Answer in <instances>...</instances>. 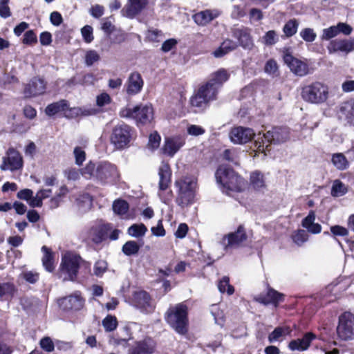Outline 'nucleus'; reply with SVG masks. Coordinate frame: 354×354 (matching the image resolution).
<instances>
[{
  "mask_svg": "<svg viewBox=\"0 0 354 354\" xmlns=\"http://www.w3.org/2000/svg\"><path fill=\"white\" fill-rule=\"evenodd\" d=\"M218 184L221 185L223 192L231 195L233 192H241L247 187V182L233 169L221 165L215 173Z\"/></svg>",
  "mask_w": 354,
  "mask_h": 354,
  "instance_id": "f257e3e1",
  "label": "nucleus"
},
{
  "mask_svg": "<svg viewBox=\"0 0 354 354\" xmlns=\"http://www.w3.org/2000/svg\"><path fill=\"white\" fill-rule=\"evenodd\" d=\"M289 139V130L286 127H274L266 133L259 132L254 140V151L263 153L268 151L270 144H280Z\"/></svg>",
  "mask_w": 354,
  "mask_h": 354,
  "instance_id": "f03ea898",
  "label": "nucleus"
},
{
  "mask_svg": "<svg viewBox=\"0 0 354 354\" xmlns=\"http://www.w3.org/2000/svg\"><path fill=\"white\" fill-rule=\"evenodd\" d=\"M301 96L308 103L322 104L328 99V87L320 82H315L302 87Z\"/></svg>",
  "mask_w": 354,
  "mask_h": 354,
  "instance_id": "7ed1b4c3",
  "label": "nucleus"
},
{
  "mask_svg": "<svg viewBox=\"0 0 354 354\" xmlns=\"http://www.w3.org/2000/svg\"><path fill=\"white\" fill-rule=\"evenodd\" d=\"M166 321L178 333H186L188 323L187 306L179 304L169 308L166 313Z\"/></svg>",
  "mask_w": 354,
  "mask_h": 354,
  "instance_id": "20e7f679",
  "label": "nucleus"
},
{
  "mask_svg": "<svg viewBox=\"0 0 354 354\" xmlns=\"http://www.w3.org/2000/svg\"><path fill=\"white\" fill-rule=\"evenodd\" d=\"M196 185V180L190 177H183L175 182V185L178 188L176 202L179 205L185 206L192 203Z\"/></svg>",
  "mask_w": 354,
  "mask_h": 354,
  "instance_id": "39448f33",
  "label": "nucleus"
},
{
  "mask_svg": "<svg viewBox=\"0 0 354 354\" xmlns=\"http://www.w3.org/2000/svg\"><path fill=\"white\" fill-rule=\"evenodd\" d=\"M158 196L161 201L167 203L171 199L172 192L170 189L171 171L168 163L162 162L158 168Z\"/></svg>",
  "mask_w": 354,
  "mask_h": 354,
  "instance_id": "423d86ee",
  "label": "nucleus"
},
{
  "mask_svg": "<svg viewBox=\"0 0 354 354\" xmlns=\"http://www.w3.org/2000/svg\"><path fill=\"white\" fill-rule=\"evenodd\" d=\"M81 258L71 253H66L62 257L60 266V277L64 281H73L79 269Z\"/></svg>",
  "mask_w": 354,
  "mask_h": 354,
  "instance_id": "0eeeda50",
  "label": "nucleus"
},
{
  "mask_svg": "<svg viewBox=\"0 0 354 354\" xmlns=\"http://www.w3.org/2000/svg\"><path fill=\"white\" fill-rule=\"evenodd\" d=\"M132 136V129L127 124H121L113 129L110 140L115 149H123L129 146Z\"/></svg>",
  "mask_w": 354,
  "mask_h": 354,
  "instance_id": "6e6552de",
  "label": "nucleus"
},
{
  "mask_svg": "<svg viewBox=\"0 0 354 354\" xmlns=\"http://www.w3.org/2000/svg\"><path fill=\"white\" fill-rule=\"evenodd\" d=\"M337 333L343 340H351L354 338V315L346 312L339 318Z\"/></svg>",
  "mask_w": 354,
  "mask_h": 354,
  "instance_id": "1a4fd4ad",
  "label": "nucleus"
},
{
  "mask_svg": "<svg viewBox=\"0 0 354 354\" xmlns=\"http://www.w3.org/2000/svg\"><path fill=\"white\" fill-rule=\"evenodd\" d=\"M246 239L247 235L244 228L242 226H239L236 232L225 236L221 243L225 250H228L239 248Z\"/></svg>",
  "mask_w": 354,
  "mask_h": 354,
  "instance_id": "9d476101",
  "label": "nucleus"
},
{
  "mask_svg": "<svg viewBox=\"0 0 354 354\" xmlns=\"http://www.w3.org/2000/svg\"><path fill=\"white\" fill-rule=\"evenodd\" d=\"M254 136L255 133L252 129L241 126L232 128L229 133L231 142L236 145L247 143Z\"/></svg>",
  "mask_w": 354,
  "mask_h": 354,
  "instance_id": "9b49d317",
  "label": "nucleus"
},
{
  "mask_svg": "<svg viewBox=\"0 0 354 354\" xmlns=\"http://www.w3.org/2000/svg\"><path fill=\"white\" fill-rule=\"evenodd\" d=\"M23 166L22 157L18 151L13 149H10L6 153V156L3 158V162L0 165L1 170L15 171L19 169Z\"/></svg>",
  "mask_w": 354,
  "mask_h": 354,
  "instance_id": "f8f14e48",
  "label": "nucleus"
},
{
  "mask_svg": "<svg viewBox=\"0 0 354 354\" xmlns=\"http://www.w3.org/2000/svg\"><path fill=\"white\" fill-rule=\"evenodd\" d=\"M185 144V138L183 136L176 135L165 138L162 153L173 157Z\"/></svg>",
  "mask_w": 354,
  "mask_h": 354,
  "instance_id": "ddd939ff",
  "label": "nucleus"
},
{
  "mask_svg": "<svg viewBox=\"0 0 354 354\" xmlns=\"http://www.w3.org/2000/svg\"><path fill=\"white\" fill-rule=\"evenodd\" d=\"M283 60L290 71L297 76H305L309 72L308 66L305 62L295 58L288 52L284 53Z\"/></svg>",
  "mask_w": 354,
  "mask_h": 354,
  "instance_id": "4468645a",
  "label": "nucleus"
},
{
  "mask_svg": "<svg viewBox=\"0 0 354 354\" xmlns=\"http://www.w3.org/2000/svg\"><path fill=\"white\" fill-rule=\"evenodd\" d=\"M58 304L64 310H79L83 308L84 300L79 293L75 292L59 299Z\"/></svg>",
  "mask_w": 354,
  "mask_h": 354,
  "instance_id": "2eb2a0df",
  "label": "nucleus"
},
{
  "mask_svg": "<svg viewBox=\"0 0 354 354\" xmlns=\"http://www.w3.org/2000/svg\"><path fill=\"white\" fill-rule=\"evenodd\" d=\"M353 31L352 27L343 22L338 23L336 26H331L327 28H324L322 31L321 39L322 40H330L335 37L339 33L345 35H349Z\"/></svg>",
  "mask_w": 354,
  "mask_h": 354,
  "instance_id": "dca6fc26",
  "label": "nucleus"
},
{
  "mask_svg": "<svg viewBox=\"0 0 354 354\" xmlns=\"http://www.w3.org/2000/svg\"><path fill=\"white\" fill-rule=\"evenodd\" d=\"M327 50L330 54L337 52L348 54L354 50V39H335L331 40L327 46Z\"/></svg>",
  "mask_w": 354,
  "mask_h": 354,
  "instance_id": "f3484780",
  "label": "nucleus"
},
{
  "mask_svg": "<svg viewBox=\"0 0 354 354\" xmlns=\"http://www.w3.org/2000/svg\"><path fill=\"white\" fill-rule=\"evenodd\" d=\"M46 91V83L44 80L38 77L32 78L26 85L24 93L26 97H31L44 93Z\"/></svg>",
  "mask_w": 354,
  "mask_h": 354,
  "instance_id": "a211bd4d",
  "label": "nucleus"
},
{
  "mask_svg": "<svg viewBox=\"0 0 354 354\" xmlns=\"http://www.w3.org/2000/svg\"><path fill=\"white\" fill-rule=\"evenodd\" d=\"M117 175L115 166L109 162L100 163L96 167V180L105 182Z\"/></svg>",
  "mask_w": 354,
  "mask_h": 354,
  "instance_id": "6ab92c4d",
  "label": "nucleus"
},
{
  "mask_svg": "<svg viewBox=\"0 0 354 354\" xmlns=\"http://www.w3.org/2000/svg\"><path fill=\"white\" fill-rule=\"evenodd\" d=\"M155 342L151 338L136 342L135 345L129 349V354H151L155 349Z\"/></svg>",
  "mask_w": 354,
  "mask_h": 354,
  "instance_id": "aec40b11",
  "label": "nucleus"
},
{
  "mask_svg": "<svg viewBox=\"0 0 354 354\" xmlns=\"http://www.w3.org/2000/svg\"><path fill=\"white\" fill-rule=\"evenodd\" d=\"M339 117L347 123L354 125V99L342 102L339 106Z\"/></svg>",
  "mask_w": 354,
  "mask_h": 354,
  "instance_id": "412c9836",
  "label": "nucleus"
},
{
  "mask_svg": "<svg viewBox=\"0 0 354 354\" xmlns=\"http://www.w3.org/2000/svg\"><path fill=\"white\" fill-rule=\"evenodd\" d=\"M133 300L135 306L142 311L149 313L153 309V304L148 293L145 291L136 292Z\"/></svg>",
  "mask_w": 354,
  "mask_h": 354,
  "instance_id": "4be33fe9",
  "label": "nucleus"
},
{
  "mask_svg": "<svg viewBox=\"0 0 354 354\" xmlns=\"http://www.w3.org/2000/svg\"><path fill=\"white\" fill-rule=\"evenodd\" d=\"M144 84L141 75L138 72H133L130 74L127 82V93L133 95L138 94L142 88Z\"/></svg>",
  "mask_w": 354,
  "mask_h": 354,
  "instance_id": "5701e85b",
  "label": "nucleus"
},
{
  "mask_svg": "<svg viewBox=\"0 0 354 354\" xmlns=\"http://www.w3.org/2000/svg\"><path fill=\"white\" fill-rule=\"evenodd\" d=\"M316 337L311 332L306 333L302 338H299L290 342L288 347L292 351H304L307 350L311 342Z\"/></svg>",
  "mask_w": 354,
  "mask_h": 354,
  "instance_id": "b1692460",
  "label": "nucleus"
},
{
  "mask_svg": "<svg viewBox=\"0 0 354 354\" xmlns=\"http://www.w3.org/2000/svg\"><path fill=\"white\" fill-rule=\"evenodd\" d=\"M284 299V295L277 292V290L270 288L266 295H259L256 298V301L263 304H274L275 307Z\"/></svg>",
  "mask_w": 354,
  "mask_h": 354,
  "instance_id": "393cba45",
  "label": "nucleus"
},
{
  "mask_svg": "<svg viewBox=\"0 0 354 354\" xmlns=\"http://www.w3.org/2000/svg\"><path fill=\"white\" fill-rule=\"evenodd\" d=\"M234 37L239 40L240 46L245 49L250 50L254 46V41L251 36V30L249 28L236 29Z\"/></svg>",
  "mask_w": 354,
  "mask_h": 354,
  "instance_id": "a878e982",
  "label": "nucleus"
},
{
  "mask_svg": "<svg viewBox=\"0 0 354 354\" xmlns=\"http://www.w3.org/2000/svg\"><path fill=\"white\" fill-rule=\"evenodd\" d=\"M220 12L218 10H205L194 15V21L200 26H205L213 19L218 17Z\"/></svg>",
  "mask_w": 354,
  "mask_h": 354,
  "instance_id": "bb28decb",
  "label": "nucleus"
},
{
  "mask_svg": "<svg viewBox=\"0 0 354 354\" xmlns=\"http://www.w3.org/2000/svg\"><path fill=\"white\" fill-rule=\"evenodd\" d=\"M136 108H138V109L136 111L135 120H136L137 122L145 124L151 121L153 116V111L151 106H136Z\"/></svg>",
  "mask_w": 354,
  "mask_h": 354,
  "instance_id": "cd10ccee",
  "label": "nucleus"
},
{
  "mask_svg": "<svg viewBox=\"0 0 354 354\" xmlns=\"http://www.w3.org/2000/svg\"><path fill=\"white\" fill-rule=\"evenodd\" d=\"M316 215L314 211H310L308 215L304 218L301 222V225L306 228L308 232L312 234H319L322 231L320 224L315 223Z\"/></svg>",
  "mask_w": 354,
  "mask_h": 354,
  "instance_id": "c85d7f7f",
  "label": "nucleus"
},
{
  "mask_svg": "<svg viewBox=\"0 0 354 354\" xmlns=\"http://www.w3.org/2000/svg\"><path fill=\"white\" fill-rule=\"evenodd\" d=\"M68 110H69V106L67 101L62 100L48 105L45 109V113L48 116H53L60 112H64L66 114Z\"/></svg>",
  "mask_w": 354,
  "mask_h": 354,
  "instance_id": "c756f323",
  "label": "nucleus"
},
{
  "mask_svg": "<svg viewBox=\"0 0 354 354\" xmlns=\"http://www.w3.org/2000/svg\"><path fill=\"white\" fill-rule=\"evenodd\" d=\"M236 47L237 45L234 41L225 39L221 46L214 51L213 55L215 57H221L235 50Z\"/></svg>",
  "mask_w": 354,
  "mask_h": 354,
  "instance_id": "7c9ffc66",
  "label": "nucleus"
},
{
  "mask_svg": "<svg viewBox=\"0 0 354 354\" xmlns=\"http://www.w3.org/2000/svg\"><path fill=\"white\" fill-rule=\"evenodd\" d=\"M147 3V0H129V6L127 8L126 15L128 17H133L145 8Z\"/></svg>",
  "mask_w": 354,
  "mask_h": 354,
  "instance_id": "2f4dec72",
  "label": "nucleus"
},
{
  "mask_svg": "<svg viewBox=\"0 0 354 354\" xmlns=\"http://www.w3.org/2000/svg\"><path fill=\"white\" fill-rule=\"evenodd\" d=\"M218 89L212 82L209 81L206 84L200 87L198 91L209 102L216 98Z\"/></svg>",
  "mask_w": 354,
  "mask_h": 354,
  "instance_id": "473e14b6",
  "label": "nucleus"
},
{
  "mask_svg": "<svg viewBox=\"0 0 354 354\" xmlns=\"http://www.w3.org/2000/svg\"><path fill=\"white\" fill-rule=\"evenodd\" d=\"M104 237V230L102 225L93 226L88 232V239L95 243L102 242Z\"/></svg>",
  "mask_w": 354,
  "mask_h": 354,
  "instance_id": "72a5a7b5",
  "label": "nucleus"
},
{
  "mask_svg": "<svg viewBox=\"0 0 354 354\" xmlns=\"http://www.w3.org/2000/svg\"><path fill=\"white\" fill-rule=\"evenodd\" d=\"M230 77L229 73L225 69H220L212 75L209 80L217 88H220L221 85L226 82Z\"/></svg>",
  "mask_w": 354,
  "mask_h": 354,
  "instance_id": "f704fd0d",
  "label": "nucleus"
},
{
  "mask_svg": "<svg viewBox=\"0 0 354 354\" xmlns=\"http://www.w3.org/2000/svg\"><path fill=\"white\" fill-rule=\"evenodd\" d=\"M291 330L288 326H279L274 328V330L268 335V340L270 342H274L279 340L281 338L289 335Z\"/></svg>",
  "mask_w": 354,
  "mask_h": 354,
  "instance_id": "c9c22d12",
  "label": "nucleus"
},
{
  "mask_svg": "<svg viewBox=\"0 0 354 354\" xmlns=\"http://www.w3.org/2000/svg\"><path fill=\"white\" fill-rule=\"evenodd\" d=\"M250 184L257 190L265 188L266 181L263 175L257 171L252 172L250 174Z\"/></svg>",
  "mask_w": 354,
  "mask_h": 354,
  "instance_id": "e433bc0d",
  "label": "nucleus"
},
{
  "mask_svg": "<svg viewBox=\"0 0 354 354\" xmlns=\"http://www.w3.org/2000/svg\"><path fill=\"white\" fill-rule=\"evenodd\" d=\"M41 250L44 252L42 258L43 266L47 271L52 272L55 268L53 254L46 246H43Z\"/></svg>",
  "mask_w": 354,
  "mask_h": 354,
  "instance_id": "4c0bfd02",
  "label": "nucleus"
},
{
  "mask_svg": "<svg viewBox=\"0 0 354 354\" xmlns=\"http://www.w3.org/2000/svg\"><path fill=\"white\" fill-rule=\"evenodd\" d=\"M333 165L339 170H344L348 167V161L342 153H334L332 156Z\"/></svg>",
  "mask_w": 354,
  "mask_h": 354,
  "instance_id": "58836bf2",
  "label": "nucleus"
},
{
  "mask_svg": "<svg viewBox=\"0 0 354 354\" xmlns=\"http://www.w3.org/2000/svg\"><path fill=\"white\" fill-rule=\"evenodd\" d=\"M299 25V22L297 19H290L285 24L283 28V32L287 37H290L296 34Z\"/></svg>",
  "mask_w": 354,
  "mask_h": 354,
  "instance_id": "ea45409f",
  "label": "nucleus"
},
{
  "mask_svg": "<svg viewBox=\"0 0 354 354\" xmlns=\"http://www.w3.org/2000/svg\"><path fill=\"white\" fill-rule=\"evenodd\" d=\"M261 42L267 46H274L279 41V35L275 30H268L261 38Z\"/></svg>",
  "mask_w": 354,
  "mask_h": 354,
  "instance_id": "a19ab883",
  "label": "nucleus"
},
{
  "mask_svg": "<svg viewBox=\"0 0 354 354\" xmlns=\"http://www.w3.org/2000/svg\"><path fill=\"white\" fill-rule=\"evenodd\" d=\"M347 192L346 186L339 180H335L333 183L331 194L333 196L339 197L344 195Z\"/></svg>",
  "mask_w": 354,
  "mask_h": 354,
  "instance_id": "79ce46f5",
  "label": "nucleus"
},
{
  "mask_svg": "<svg viewBox=\"0 0 354 354\" xmlns=\"http://www.w3.org/2000/svg\"><path fill=\"white\" fill-rule=\"evenodd\" d=\"M147 229L146 226L142 224H133L130 226L128 229V234L133 237L143 236Z\"/></svg>",
  "mask_w": 354,
  "mask_h": 354,
  "instance_id": "37998d69",
  "label": "nucleus"
},
{
  "mask_svg": "<svg viewBox=\"0 0 354 354\" xmlns=\"http://www.w3.org/2000/svg\"><path fill=\"white\" fill-rule=\"evenodd\" d=\"M218 288L221 293L227 292L229 295H232L234 292V287L230 284L229 277L226 276L222 277L219 281L218 283Z\"/></svg>",
  "mask_w": 354,
  "mask_h": 354,
  "instance_id": "c03bdc74",
  "label": "nucleus"
},
{
  "mask_svg": "<svg viewBox=\"0 0 354 354\" xmlns=\"http://www.w3.org/2000/svg\"><path fill=\"white\" fill-rule=\"evenodd\" d=\"M209 102L204 97V96L198 92L193 95L190 99V104L192 106L203 109L205 108Z\"/></svg>",
  "mask_w": 354,
  "mask_h": 354,
  "instance_id": "a18cd8bd",
  "label": "nucleus"
},
{
  "mask_svg": "<svg viewBox=\"0 0 354 354\" xmlns=\"http://www.w3.org/2000/svg\"><path fill=\"white\" fill-rule=\"evenodd\" d=\"M211 313L214 318L215 323L223 326L225 322V315L218 305L214 304L211 306Z\"/></svg>",
  "mask_w": 354,
  "mask_h": 354,
  "instance_id": "49530a36",
  "label": "nucleus"
},
{
  "mask_svg": "<svg viewBox=\"0 0 354 354\" xmlns=\"http://www.w3.org/2000/svg\"><path fill=\"white\" fill-rule=\"evenodd\" d=\"M140 250V245L134 241H129L122 246V252L127 256L136 254Z\"/></svg>",
  "mask_w": 354,
  "mask_h": 354,
  "instance_id": "de8ad7c7",
  "label": "nucleus"
},
{
  "mask_svg": "<svg viewBox=\"0 0 354 354\" xmlns=\"http://www.w3.org/2000/svg\"><path fill=\"white\" fill-rule=\"evenodd\" d=\"M113 209L115 214L122 216L127 213L129 204L123 200L115 201L113 204Z\"/></svg>",
  "mask_w": 354,
  "mask_h": 354,
  "instance_id": "09e8293b",
  "label": "nucleus"
},
{
  "mask_svg": "<svg viewBox=\"0 0 354 354\" xmlns=\"http://www.w3.org/2000/svg\"><path fill=\"white\" fill-rule=\"evenodd\" d=\"M264 71L267 74L272 77H277L279 75L278 64L272 59L267 61L265 64Z\"/></svg>",
  "mask_w": 354,
  "mask_h": 354,
  "instance_id": "8fccbe9b",
  "label": "nucleus"
},
{
  "mask_svg": "<svg viewBox=\"0 0 354 354\" xmlns=\"http://www.w3.org/2000/svg\"><path fill=\"white\" fill-rule=\"evenodd\" d=\"M77 201L80 209L84 212L90 209L92 206V198L88 194L80 196Z\"/></svg>",
  "mask_w": 354,
  "mask_h": 354,
  "instance_id": "3c124183",
  "label": "nucleus"
},
{
  "mask_svg": "<svg viewBox=\"0 0 354 354\" xmlns=\"http://www.w3.org/2000/svg\"><path fill=\"white\" fill-rule=\"evenodd\" d=\"M292 239L295 244L301 246L304 243L308 241V235L305 230H299L294 232L292 235Z\"/></svg>",
  "mask_w": 354,
  "mask_h": 354,
  "instance_id": "603ef678",
  "label": "nucleus"
},
{
  "mask_svg": "<svg viewBox=\"0 0 354 354\" xmlns=\"http://www.w3.org/2000/svg\"><path fill=\"white\" fill-rule=\"evenodd\" d=\"M100 59L99 53L95 50H88L85 53V64L88 66H92Z\"/></svg>",
  "mask_w": 354,
  "mask_h": 354,
  "instance_id": "864d4df0",
  "label": "nucleus"
},
{
  "mask_svg": "<svg viewBox=\"0 0 354 354\" xmlns=\"http://www.w3.org/2000/svg\"><path fill=\"white\" fill-rule=\"evenodd\" d=\"M82 175L86 179H96V168L93 163H88L81 171Z\"/></svg>",
  "mask_w": 354,
  "mask_h": 354,
  "instance_id": "5fc2aeb1",
  "label": "nucleus"
},
{
  "mask_svg": "<svg viewBox=\"0 0 354 354\" xmlns=\"http://www.w3.org/2000/svg\"><path fill=\"white\" fill-rule=\"evenodd\" d=\"M15 291V286L10 283H0V297H12Z\"/></svg>",
  "mask_w": 354,
  "mask_h": 354,
  "instance_id": "6e6d98bb",
  "label": "nucleus"
},
{
  "mask_svg": "<svg viewBox=\"0 0 354 354\" xmlns=\"http://www.w3.org/2000/svg\"><path fill=\"white\" fill-rule=\"evenodd\" d=\"M102 325L106 331H112L117 327V319L115 317L109 315L103 319Z\"/></svg>",
  "mask_w": 354,
  "mask_h": 354,
  "instance_id": "4d7b16f0",
  "label": "nucleus"
},
{
  "mask_svg": "<svg viewBox=\"0 0 354 354\" xmlns=\"http://www.w3.org/2000/svg\"><path fill=\"white\" fill-rule=\"evenodd\" d=\"M301 37L307 42H313L317 37L316 33L313 29L310 28H306L300 32Z\"/></svg>",
  "mask_w": 354,
  "mask_h": 354,
  "instance_id": "13d9d810",
  "label": "nucleus"
},
{
  "mask_svg": "<svg viewBox=\"0 0 354 354\" xmlns=\"http://www.w3.org/2000/svg\"><path fill=\"white\" fill-rule=\"evenodd\" d=\"M160 136L156 131L151 133L149 138L148 147L152 150L158 149L160 146Z\"/></svg>",
  "mask_w": 354,
  "mask_h": 354,
  "instance_id": "bf43d9fd",
  "label": "nucleus"
},
{
  "mask_svg": "<svg viewBox=\"0 0 354 354\" xmlns=\"http://www.w3.org/2000/svg\"><path fill=\"white\" fill-rule=\"evenodd\" d=\"M73 154L75 156V164L79 166L82 165L86 159V153L84 150L80 147H76L74 148Z\"/></svg>",
  "mask_w": 354,
  "mask_h": 354,
  "instance_id": "052dcab7",
  "label": "nucleus"
},
{
  "mask_svg": "<svg viewBox=\"0 0 354 354\" xmlns=\"http://www.w3.org/2000/svg\"><path fill=\"white\" fill-rule=\"evenodd\" d=\"M107 263L104 260L96 261L94 266V274L97 277H101L107 270Z\"/></svg>",
  "mask_w": 354,
  "mask_h": 354,
  "instance_id": "680f3d73",
  "label": "nucleus"
},
{
  "mask_svg": "<svg viewBox=\"0 0 354 354\" xmlns=\"http://www.w3.org/2000/svg\"><path fill=\"white\" fill-rule=\"evenodd\" d=\"M41 348L46 352H53L55 348L54 344L49 337L42 338L39 342Z\"/></svg>",
  "mask_w": 354,
  "mask_h": 354,
  "instance_id": "e2e57ef3",
  "label": "nucleus"
},
{
  "mask_svg": "<svg viewBox=\"0 0 354 354\" xmlns=\"http://www.w3.org/2000/svg\"><path fill=\"white\" fill-rule=\"evenodd\" d=\"M187 132L189 135L192 136H198L205 133V130L204 128L199 125L189 124L187 128Z\"/></svg>",
  "mask_w": 354,
  "mask_h": 354,
  "instance_id": "0e129e2a",
  "label": "nucleus"
},
{
  "mask_svg": "<svg viewBox=\"0 0 354 354\" xmlns=\"http://www.w3.org/2000/svg\"><path fill=\"white\" fill-rule=\"evenodd\" d=\"M82 35L86 43H91L93 40V28L86 25L81 29Z\"/></svg>",
  "mask_w": 354,
  "mask_h": 354,
  "instance_id": "69168bd1",
  "label": "nucleus"
},
{
  "mask_svg": "<svg viewBox=\"0 0 354 354\" xmlns=\"http://www.w3.org/2000/svg\"><path fill=\"white\" fill-rule=\"evenodd\" d=\"M8 2L9 0H0V16L3 18H8L11 15Z\"/></svg>",
  "mask_w": 354,
  "mask_h": 354,
  "instance_id": "338daca9",
  "label": "nucleus"
},
{
  "mask_svg": "<svg viewBox=\"0 0 354 354\" xmlns=\"http://www.w3.org/2000/svg\"><path fill=\"white\" fill-rule=\"evenodd\" d=\"M37 42V36L35 33L33 32V30H28L24 34L23 39L24 44L32 45L36 44Z\"/></svg>",
  "mask_w": 354,
  "mask_h": 354,
  "instance_id": "774afa93",
  "label": "nucleus"
}]
</instances>
